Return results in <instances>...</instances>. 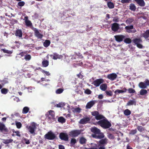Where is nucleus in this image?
I'll return each mask as SVG.
<instances>
[{"label": "nucleus", "mask_w": 149, "mask_h": 149, "mask_svg": "<svg viewBox=\"0 0 149 149\" xmlns=\"http://www.w3.org/2000/svg\"><path fill=\"white\" fill-rule=\"evenodd\" d=\"M124 89L125 90V91L122 90H116L115 91V93L117 95L120 93L125 92L127 90V89L126 88H124Z\"/></svg>", "instance_id": "nucleus-28"}, {"label": "nucleus", "mask_w": 149, "mask_h": 149, "mask_svg": "<svg viewBox=\"0 0 149 149\" xmlns=\"http://www.w3.org/2000/svg\"><path fill=\"white\" fill-rule=\"evenodd\" d=\"M97 102V101L96 100L91 101L87 104L86 106V109H90Z\"/></svg>", "instance_id": "nucleus-12"}, {"label": "nucleus", "mask_w": 149, "mask_h": 149, "mask_svg": "<svg viewBox=\"0 0 149 149\" xmlns=\"http://www.w3.org/2000/svg\"><path fill=\"white\" fill-rule=\"evenodd\" d=\"M16 125L17 126V127L18 128H20L22 126V124L20 122H17L16 123Z\"/></svg>", "instance_id": "nucleus-59"}, {"label": "nucleus", "mask_w": 149, "mask_h": 149, "mask_svg": "<svg viewBox=\"0 0 149 149\" xmlns=\"http://www.w3.org/2000/svg\"><path fill=\"white\" fill-rule=\"evenodd\" d=\"M0 130L2 132H7L8 131V129L3 124H0Z\"/></svg>", "instance_id": "nucleus-19"}, {"label": "nucleus", "mask_w": 149, "mask_h": 149, "mask_svg": "<svg viewBox=\"0 0 149 149\" xmlns=\"http://www.w3.org/2000/svg\"><path fill=\"white\" fill-rule=\"evenodd\" d=\"M58 121L61 123H63L65 122V119L63 117L61 116L58 118Z\"/></svg>", "instance_id": "nucleus-35"}, {"label": "nucleus", "mask_w": 149, "mask_h": 149, "mask_svg": "<svg viewBox=\"0 0 149 149\" xmlns=\"http://www.w3.org/2000/svg\"><path fill=\"white\" fill-rule=\"evenodd\" d=\"M107 86L106 84H102L101 85L100 87V89L102 91H105L107 89Z\"/></svg>", "instance_id": "nucleus-22"}, {"label": "nucleus", "mask_w": 149, "mask_h": 149, "mask_svg": "<svg viewBox=\"0 0 149 149\" xmlns=\"http://www.w3.org/2000/svg\"><path fill=\"white\" fill-rule=\"evenodd\" d=\"M134 21V19L132 17L128 18L126 20V23L128 24H130Z\"/></svg>", "instance_id": "nucleus-30"}, {"label": "nucleus", "mask_w": 149, "mask_h": 149, "mask_svg": "<svg viewBox=\"0 0 149 149\" xmlns=\"http://www.w3.org/2000/svg\"><path fill=\"white\" fill-rule=\"evenodd\" d=\"M23 16H22L21 17L22 19H23L24 21V23H25L26 25L28 26V17L27 16H24V18H23Z\"/></svg>", "instance_id": "nucleus-33"}, {"label": "nucleus", "mask_w": 149, "mask_h": 149, "mask_svg": "<svg viewBox=\"0 0 149 149\" xmlns=\"http://www.w3.org/2000/svg\"><path fill=\"white\" fill-rule=\"evenodd\" d=\"M139 93L140 95H146L147 93L148 92L146 90L144 89H142L140 90Z\"/></svg>", "instance_id": "nucleus-31"}, {"label": "nucleus", "mask_w": 149, "mask_h": 149, "mask_svg": "<svg viewBox=\"0 0 149 149\" xmlns=\"http://www.w3.org/2000/svg\"><path fill=\"white\" fill-rule=\"evenodd\" d=\"M137 129L140 132H142L144 130V128L141 126H137Z\"/></svg>", "instance_id": "nucleus-49"}, {"label": "nucleus", "mask_w": 149, "mask_h": 149, "mask_svg": "<svg viewBox=\"0 0 149 149\" xmlns=\"http://www.w3.org/2000/svg\"><path fill=\"white\" fill-rule=\"evenodd\" d=\"M87 140L85 138L82 137L80 138L79 142L81 144H85Z\"/></svg>", "instance_id": "nucleus-24"}, {"label": "nucleus", "mask_w": 149, "mask_h": 149, "mask_svg": "<svg viewBox=\"0 0 149 149\" xmlns=\"http://www.w3.org/2000/svg\"><path fill=\"white\" fill-rule=\"evenodd\" d=\"M1 50L4 53L9 54H11L12 53V52L11 51L8 50H6L5 49H1Z\"/></svg>", "instance_id": "nucleus-48"}, {"label": "nucleus", "mask_w": 149, "mask_h": 149, "mask_svg": "<svg viewBox=\"0 0 149 149\" xmlns=\"http://www.w3.org/2000/svg\"><path fill=\"white\" fill-rule=\"evenodd\" d=\"M82 131L81 130H75L71 131L70 132L69 135L72 137H76L80 134Z\"/></svg>", "instance_id": "nucleus-5"}, {"label": "nucleus", "mask_w": 149, "mask_h": 149, "mask_svg": "<svg viewBox=\"0 0 149 149\" xmlns=\"http://www.w3.org/2000/svg\"><path fill=\"white\" fill-rule=\"evenodd\" d=\"M105 93L107 95L109 96H111L113 95L112 93L111 90L106 91Z\"/></svg>", "instance_id": "nucleus-47"}, {"label": "nucleus", "mask_w": 149, "mask_h": 149, "mask_svg": "<svg viewBox=\"0 0 149 149\" xmlns=\"http://www.w3.org/2000/svg\"><path fill=\"white\" fill-rule=\"evenodd\" d=\"M97 124L104 129L109 128L111 126V124L106 118L100 120L97 123Z\"/></svg>", "instance_id": "nucleus-2"}, {"label": "nucleus", "mask_w": 149, "mask_h": 149, "mask_svg": "<svg viewBox=\"0 0 149 149\" xmlns=\"http://www.w3.org/2000/svg\"><path fill=\"white\" fill-rule=\"evenodd\" d=\"M20 54L22 56H24V59L26 61L28 60V54L27 53V52H23L21 53Z\"/></svg>", "instance_id": "nucleus-26"}, {"label": "nucleus", "mask_w": 149, "mask_h": 149, "mask_svg": "<svg viewBox=\"0 0 149 149\" xmlns=\"http://www.w3.org/2000/svg\"><path fill=\"white\" fill-rule=\"evenodd\" d=\"M103 118V116L102 115L99 114H99L97 116H96L95 117V118L97 120H100L102 119Z\"/></svg>", "instance_id": "nucleus-45"}, {"label": "nucleus", "mask_w": 149, "mask_h": 149, "mask_svg": "<svg viewBox=\"0 0 149 149\" xmlns=\"http://www.w3.org/2000/svg\"><path fill=\"white\" fill-rule=\"evenodd\" d=\"M50 43L51 42L49 40H46L44 42L43 45L45 47H47L49 45Z\"/></svg>", "instance_id": "nucleus-29"}, {"label": "nucleus", "mask_w": 149, "mask_h": 149, "mask_svg": "<svg viewBox=\"0 0 149 149\" xmlns=\"http://www.w3.org/2000/svg\"><path fill=\"white\" fill-rule=\"evenodd\" d=\"M104 82V80L102 78L95 79L93 82L92 84L95 86L97 87Z\"/></svg>", "instance_id": "nucleus-8"}, {"label": "nucleus", "mask_w": 149, "mask_h": 149, "mask_svg": "<svg viewBox=\"0 0 149 149\" xmlns=\"http://www.w3.org/2000/svg\"><path fill=\"white\" fill-rule=\"evenodd\" d=\"M133 42L136 45L137 47L139 48H142L143 47L142 45L140 44L142 42V40L140 38H135L133 40Z\"/></svg>", "instance_id": "nucleus-7"}, {"label": "nucleus", "mask_w": 149, "mask_h": 149, "mask_svg": "<svg viewBox=\"0 0 149 149\" xmlns=\"http://www.w3.org/2000/svg\"><path fill=\"white\" fill-rule=\"evenodd\" d=\"M137 3L141 6H144L145 3L143 0H134Z\"/></svg>", "instance_id": "nucleus-21"}, {"label": "nucleus", "mask_w": 149, "mask_h": 149, "mask_svg": "<svg viewBox=\"0 0 149 149\" xmlns=\"http://www.w3.org/2000/svg\"><path fill=\"white\" fill-rule=\"evenodd\" d=\"M133 29L134 26L133 25L127 26L125 27V29L126 30V31L128 33H135L136 31V30L132 31L130 30Z\"/></svg>", "instance_id": "nucleus-14"}, {"label": "nucleus", "mask_w": 149, "mask_h": 149, "mask_svg": "<svg viewBox=\"0 0 149 149\" xmlns=\"http://www.w3.org/2000/svg\"><path fill=\"white\" fill-rule=\"evenodd\" d=\"M124 42L126 44H129L132 42L131 39L129 38H127L124 39Z\"/></svg>", "instance_id": "nucleus-38"}, {"label": "nucleus", "mask_w": 149, "mask_h": 149, "mask_svg": "<svg viewBox=\"0 0 149 149\" xmlns=\"http://www.w3.org/2000/svg\"><path fill=\"white\" fill-rule=\"evenodd\" d=\"M139 87L142 89H145L149 86V80L146 79L144 82H141L139 84Z\"/></svg>", "instance_id": "nucleus-6"}, {"label": "nucleus", "mask_w": 149, "mask_h": 149, "mask_svg": "<svg viewBox=\"0 0 149 149\" xmlns=\"http://www.w3.org/2000/svg\"><path fill=\"white\" fill-rule=\"evenodd\" d=\"M101 139L99 141V145H103L104 146L107 144V141L108 140V139L104 138V139Z\"/></svg>", "instance_id": "nucleus-17"}, {"label": "nucleus", "mask_w": 149, "mask_h": 149, "mask_svg": "<svg viewBox=\"0 0 149 149\" xmlns=\"http://www.w3.org/2000/svg\"><path fill=\"white\" fill-rule=\"evenodd\" d=\"M65 106V104L63 103H59L56 105V106L57 107H62Z\"/></svg>", "instance_id": "nucleus-51"}, {"label": "nucleus", "mask_w": 149, "mask_h": 149, "mask_svg": "<svg viewBox=\"0 0 149 149\" xmlns=\"http://www.w3.org/2000/svg\"><path fill=\"white\" fill-rule=\"evenodd\" d=\"M137 132V130L136 129L134 130H131L130 131V134H135Z\"/></svg>", "instance_id": "nucleus-61"}, {"label": "nucleus", "mask_w": 149, "mask_h": 149, "mask_svg": "<svg viewBox=\"0 0 149 149\" xmlns=\"http://www.w3.org/2000/svg\"><path fill=\"white\" fill-rule=\"evenodd\" d=\"M3 142L5 144H8L12 143L13 141V140L11 139H3Z\"/></svg>", "instance_id": "nucleus-36"}, {"label": "nucleus", "mask_w": 149, "mask_h": 149, "mask_svg": "<svg viewBox=\"0 0 149 149\" xmlns=\"http://www.w3.org/2000/svg\"><path fill=\"white\" fill-rule=\"evenodd\" d=\"M72 111L74 112L79 113L81 111V109L79 107L73 108L72 109Z\"/></svg>", "instance_id": "nucleus-40"}, {"label": "nucleus", "mask_w": 149, "mask_h": 149, "mask_svg": "<svg viewBox=\"0 0 149 149\" xmlns=\"http://www.w3.org/2000/svg\"><path fill=\"white\" fill-rule=\"evenodd\" d=\"M108 137L110 139H114L115 137L113 135L111 134H109L108 135H107Z\"/></svg>", "instance_id": "nucleus-56"}, {"label": "nucleus", "mask_w": 149, "mask_h": 149, "mask_svg": "<svg viewBox=\"0 0 149 149\" xmlns=\"http://www.w3.org/2000/svg\"><path fill=\"white\" fill-rule=\"evenodd\" d=\"M91 131L93 133L91 136L93 138L96 139H101L104 137V133L101 132L99 129L95 127H91Z\"/></svg>", "instance_id": "nucleus-1"}, {"label": "nucleus", "mask_w": 149, "mask_h": 149, "mask_svg": "<svg viewBox=\"0 0 149 149\" xmlns=\"http://www.w3.org/2000/svg\"><path fill=\"white\" fill-rule=\"evenodd\" d=\"M50 56L51 57H52V58L54 60L61 58L62 57L61 55H60L56 53H53V55L51 54L50 55Z\"/></svg>", "instance_id": "nucleus-18"}, {"label": "nucleus", "mask_w": 149, "mask_h": 149, "mask_svg": "<svg viewBox=\"0 0 149 149\" xmlns=\"http://www.w3.org/2000/svg\"><path fill=\"white\" fill-rule=\"evenodd\" d=\"M136 102L135 101L133 100H130L127 103V105L130 106L136 104Z\"/></svg>", "instance_id": "nucleus-42"}, {"label": "nucleus", "mask_w": 149, "mask_h": 149, "mask_svg": "<svg viewBox=\"0 0 149 149\" xmlns=\"http://www.w3.org/2000/svg\"><path fill=\"white\" fill-rule=\"evenodd\" d=\"M49 114L53 118H54L55 117V113L52 110H51L49 111Z\"/></svg>", "instance_id": "nucleus-43"}, {"label": "nucleus", "mask_w": 149, "mask_h": 149, "mask_svg": "<svg viewBox=\"0 0 149 149\" xmlns=\"http://www.w3.org/2000/svg\"><path fill=\"white\" fill-rule=\"evenodd\" d=\"M77 143L76 139L74 138L71 139L70 141V146H74L75 144Z\"/></svg>", "instance_id": "nucleus-32"}, {"label": "nucleus", "mask_w": 149, "mask_h": 149, "mask_svg": "<svg viewBox=\"0 0 149 149\" xmlns=\"http://www.w3.org/2000/svg\"><path fill=\"white\" fill-rule=\"evenodd\" d=\"M42 65L44 67H46L49 65V61L47 60H44L42 62Z\"/></svg>", "instance_id": "nucleus-41"}, {"label": "nucleus", "mask_w": 149, "mask_h": 149, "mask_svg": "<svg viewBox=\"0 0 149 149\" xmlns=\"http://www.w3.org/2000/svg\"><path fill=\"white\" fill-rule=\"evenodd\" d=\"M33 31H34L35 36L38 38L41 39L42 38L43 35L40 33L37 29L35 28Z\"/></svg>", "instance_id": "nucleus-16"}, {"label": "nucleus", "mask_w": 149, "mask_h": 149, "mask_svg": "<svg viewBox=\"0 0 149 149\" xmlns=\"http://www.w3.org/2000/svg\"><path fill=\"white\" fill-rule=\"evenodd\" d=\"M128 93H134L135 92V90L132 88H130L128 89Z\"/></svg>", "instance_id": "nucleus-53"}, {"label": "nucleus", "mask_w": 149, "mask_h": 149, "mask_svg": "<svg viewBox=\"0 0 149 149\" xmlns=\"http://www.w3.org/2000/svg\"><path fill=\"white\" fill-rule=\"evenodd\" d=\"M1 92L2 94H6L8 91V90L7 88H3L1 90Z\"/></svg>", "instance_id": "nucleus-39"}, {"label": "nucleus", "mask_w": 149, "mask_h": 149, "mask_svg": "<svg viewBox=\"0 0 149 149\" xmlns=\"http://www.w3.org/2000/svg\"><path fill=\"white\" fill-rule=\"evenodd\" d=\"M92 145L91 147L90 148H88L86 147H84V149H98V146L97 144L95 143L91 144Z\"/></svg>", "instance_id": "nucleus-27"}, {"label": "nucleus", "mask_w": 149, "mask_h": 149, "mask_svg": "<svg viewBox=\"0 0 149 149\" xmlns=\"http://www.w3.org/2000/svg\"><path fill=\"white\" fill-rule=\"evenodd\" d=\"M119 25L118 24L115 22L111 24V29L114 32L117 31L119 29Z\"/></svg>", "instance_id": "nucleus-11"}, {"label": "nucleus", "mask_w": 149, "mask_h": 149, "mask_svg": "<svg viewBox=\"0 0 149 149\" xmlns=\"http://www.w3.org/2000/svg\"><path fill=\"white\" fill-rule=\"evenodd\" d=\"M91 91L88 89H86L84 91L85 93L88 95L91 94Z\"/></svg>", "instance_id": "nucleus-55"}, {"label": "nucleus", "mask_w": 149, "mask_h": 149, "mask_svg": "<svg viewBox=\"0 0 149 149\" xmlns=\"http://www.w3.org/2000/svg\"><path fill=\"white\" fill-rule=\"evenodd\" d=\"M13 133H15L16 134V135L17 136H18L20 137V133L19 131H13Z\"/></svg>", "instance_id": "nucleus-60"}, {"label": "nucleus", "mask_w": 149, "mask_h": 149, "mask_svg": "<svg viewBox=\"0 0 149 149\" xmlns=\"http://www.w3.org/2000/svg\"><path fill=\"white\" fill-rule=\"evenodd\" d=\"M36 124L34 122H32L29 127V131L34 136L36 134L35 130L36 129Z\"/></svg>", "instance_id": "nucleus-3"}, {"label": "nucleus", "mask_w": 149, "mask_h": 149, "mask_svg": "<svg viewBox=\"0 0 149 149\" xmlns=\"http://www.w3.org/2000/svg\"><path fill=\"white\" fill-rule=\"evenodd\" d=\"M56 135L52 132L49 131L45 135V138L48 140H53L56 139Z\"/></svg>", "instance_id": "nucleus-4"}, {"label": "nucleus", "mask_w": 149, "mask_h": 149, "mask_svg": "<svg viewBox=\"0 0 149 149\" xmlns=\"http://www.w3.org/2000/svg\"><path fill=\"white\" fill-rule=\"evenodd\" d=\"M29 27H30L33 30L34 29H35V28H34L32 25V24L31 22L29 20Z\"/></svg>", "instance_id": "nucleus-52"}, {"label": "nucleus", "mask_w": 149, "mask_h": 149, "mask_svg": "<svg viewBox=\"0 0 149 149\" xmlns=\"http://www.w3.org/2000/svg\"><path fill=\"white\" fill-rule=\"evenodd\" d=\"M129 9L132 11H135L136 9V7L134 4L131 3L130 5Z\"/></svg>", "instance_id": "nucleus-25"}, {"label": "nucleus", "mask_w": 149, "mask_h": 149, "mask_svg": "<svg viewBox=\"0 0 149 149\" xmlns=\"http://www.w3.org/2000/svg\"><path fill=\"white\" fill-rule=\"evenodd\" d=\"M114 37L116 40L118 42H122L125 38V36L122 35H116Z\"/></svg>", "instance_id": "nucleus-10"}, {"label": "nucleus", "mask_w": 149, "mask_h": 149, "mask_svg": "<svg viewBox=\"0 0 149 149\" xmlns=\"http://www.w3.org/2000/svg\"><path fill=\"white\" fill-rule=\"evenodd\" d=\"M107 5L108 7L110 9L113 8L114 7V4L111 1L108 2L107 3Z\"/></svg>", "instance_id": "nucleus-34"}, {"label": "nucleus", "mask_w": 149, "mask_h": 149, "mask_svg": "<svg viewBox=\"0 0 149 149\" xmlns=\"http://www.w3.org/2000/svg\"><path fill=\"white\" fill-rule=\"evenodd\" d=\"M130 1V0H122L121 2L123 3H129Z\"/></svg>", "instance_id": "nucleus-62"}, {"label": "nucleus", "mask_w": 149, "mask_h": 149, "mask_svg": "<svg viewBox=\"0 0 149 149\" xmlns=\"http://www.w3.org/2000/svg\"><path fill=\"white\" fill-rule=\"evenodd\" d=\"M142 37H144L146 39L149 37V30H147L141 36Z\"/></svg>", "instance_id": "nucleus-23"}, {"label": "nucleus", "mask_w": 149, "mask_h": 149, "mask_svg": "<svg viewBox=\"0 0 149 149\" xmlns=\"http://www.w3.org/2000/svg\"><path fill=\"white\" fill-rule=\"evenodd\" d=\"M77 76L79 78L81 79H82L83 77V76L81 74L80 72L79 74H77Z\"/></svg>", "instance_id": "nucleus-63"}, {"label": "nucleus", "mask_w": 149, "mask_h": 149, "mask_svg": "<svg viewBox=\"0 0 149 149\" xmlns=\"http://www.w3.org/2000/svg\"><path fill=\"white\" fill-rule=\"evenodd\" d=\"M64 90L62 88H59L56 91V93L57 94H59L62 93Z\"/></svg>", "instance_id": "nucleus-44"}, {"label": "nucleus", "mask_w": 149, "mask_h": 149, "mask_svg": "<svg viewBox=\"0 0 149 149\" xmlns=\"http://www.w3.org/2000/svg\"><path fill=\"white\" fill-rule=\"evenodd\" d=\"M42 72L45 74L49 76L50 75V74L49 72L45 70H42Z\"/></svg>", "instance_id": "nucleus-58"}, {"label": "nucleus", "mask_w": 149, "mask_h": 149, "mask_svg": "<svg viewBox=\"0 0 149 149\" xmlns=\"http://www.w3.org/2000/svg\"><path fill=\"white\" fill-rule=\"evenodd\" d=\"M28 112V107H24L22 110V113L23 114L26 113Z\"/></svg>", "instance_id": "nucleus-46"}, {"label": "nucleus", "mask_w": 149, "mask_h": 149, "mask_svg": "<svg viewBox=\"0 0 149 149\" xmlns=\"http://www.w3.org/2000/svg\"><path fill=\"white\" fill-rule=\"evenodd\" d=\"M117 75L115 73H112L108 74L107 76V78L111 81H113L117 77Z\"/></svg>", "instance_id": "nucleus-13"}, {"label": "nucleus", "mask_w": 149, "mask_h": 149, "mask_svg": "<svg viewBox=\"0 0 149 149\" xmlns=\"http://www.w3.org/2000/svg\"><path fill=\"white\" fill-rule=\"evenodd\" d=\"M25 3L23 1H20L18 3V5L20 6H22L24 5Z\"/></svg>", "instance_id": "nucleus-57"}, {"label": "nucleus", "mask_w": 149, "mask_h": 149, "mask_svg": "<svg viewBox=\"0 0 149 149\" xmlns=\"http://www.w3.org/2000/svg\"><path fill=\"white\" fill-rule=\"evenodd\" d=\"M99 112L97 111H94L91 112V114L92 116H95V117L99 114Z\"/></svg>", "instance_id": "nucleus-50"}, {"label": "nucleus", "mask_w": 149, "mask_h": 149, "mask_svg": "<svg viewBox=\"0 0 149 149\" xmlns=\"http://www.w3.org/2000/svg\"><path fill=\"white\" fill-rule=\"evenodd\" d=\"M131 113V111L128 109L125 110L124 111V114L126 116L130 115Z\"/></svg>", "instance_id": "nucleus-37"}, {"label": "nucleus", "mask_w": 149, "mask_h": 149, "mask_svg": "<svg viewBox=\"0 0 149 149\" xmlns=\"http://www.w3.org/2000/svg\"><path fill=\"white\" fill-rule=\"evenodd\" d=\"M90 119L88 117L84 118L80 120L79 123L82 124H86L90 120Z\"/></svg>", "instance_id": "nucleus-15"}, {"label": "nucleus", "mask_w": 149, "mask_h": 149, "mask_svg": "<svg viewBox=\"0 0 149 149\" xmlns=\"http://www.w3.org/2000/svg\"><path fill=\"white\" fill-rule=\"evenodd\" d=\"M113 21L114 22H118L119 21V18L118 16H116L113 18Z\"/></svg>", "instance_id": "nucleus-54"}, {"label": "nucleus", "mask_w": 149, "mask_h": 149, "mask_svg": "<svg viewBox=\"0 0 149 149\" xmlns=\"http://www.w3.org/2000/svg\"><path fill=\"white\" fill-rule=\"evenodd\" d=\"M15 35L17 36H18L19 38L22 37V31L20 29H17L16 30L15 33Z\"/></svg>", "instance_id": "nucleus-20"}, {"label": "nucleus", "mask_w": 149, "mask_h": 149, "mask_svg": "<svg viewBox=\"0 0 149 149\" xmlns=\"http://www.w3.org/2000/svg\"><path fill=\"white\" fill-rule=\"evenodd\" d=\"M59 149H65V148L63 145H58Z\"/></svg>", "instance_id": "nucleus-64"}, {"label": "nucleus", "mask_w": 149, "mask_h": 149, "mask_svg": "<svg viewBox=\"0 0 149 149\" xmlns=\"http://www.w3.org/2000/svg\"><path fill=\"white\" fill-rule=\"evenodd\" d=\"M59 138L62 140L65 141H68L69 140V137L68 134L66 133L61 132L59 135Z\"/></svg>", "instance_id": "nucleus-9"}]
</instances>
